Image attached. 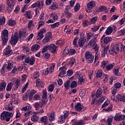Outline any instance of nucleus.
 Returning <instances> with one entry per match:
<instances>
[{"mask_svg": "<svg viewBox=\"0 0 125 125\" xmlns=\"http://www.w3.org/2000/svg\"><path fill=\"white\" fill-rule=\"evenodd\" d=\"M8 30L4 29L1 32L2 45H5L8 42Z\"/></svg>", "mask_w": 125, "mask_h": 125, "instance_id": "obj_1", "label": "nucleus"}, {"mask_svg": "<svg viewBox=\"0 0 125 125\" xmlns=\"http://www.w3.org/2000/svg\"><path fill=\"white\" fill-rule=\"evenodd\" d=\"M96 42H97V39L96 38H93L89 42L88 45L89 46H91V47H94L95 51L97 52L99 48L97 46Z\"/></svg>", "mask_w": 125, "mask_h": 125, "instance_id": "obj_2", "label": "nucleus"}, {"mask_svg": "<svg viewBox=\"0 0 125 125\" xmlns=\"http://www.w3.org/2000/svg\"><path fill=\"white\" fill-rule=\"evenodd\" d=\"M85 58L87 63H92L94 60V57L92 56V54L89 51H86L85 53Z\"/></svg>", "mask_w": 125, "mask_h": 125, "instance_id": "obj_3", "label": "nucleus"}, {"mask_svg": "<svg viewBox=\"0 0 125 125\" xmlns=\"http://www.w3.org/2000/svg\"><path fill=\"white\" fill-rule=\"evenodd\" d=\"M18 41H19V38H18L17 33H15L14 36H12L10 42L13 46H14V45L17 43Z\"/></svg>", "mask_w": 125, "mask_h": 125, "instance_id": "obj_4", "label": "nucleus"}, {"mask_svg": "<svg viewBox=\"0 0 125 125\" xmlns=\"http://www.w3.org/2000/svg\"><path fill=\"white\" fill-rule=\"evenodd\" d=\"M111 47L113 49L115 53H118L119 51L123 50V45L121 44H115L112 45Z\"/></svg>", "mask_w": 125, "mask_h": 125, "instance_id": "obj_5", "label": "nucleus"}, {"mask_svg": "<svg viewBox=\"0 0 125 125\" xmlns=\"http://www.w3.org/2000/svg\"><path fill=\"white\" fill-rule=\"evenodd\" d=\"M7 117H13V114L12 112H8V111H3L0 115L1 120H4Z\"/></svg>", "mask_w": 125, "mask_h": 125, "instance_id": "obj_6", "label": "nucleus"}, {"mask_svg": "<svg viewBox=\"0 0 125 125\" xmlns=\"http://www.w3.org/2000/svg\"><path fill=\"white\" fill-rule=\"evenodd\" d=\"M44 33H46V30L45 29V28H43L40 30L37 37V39L38 40V41H41V40H42V39L43 38Z\"/></svg>", "mask_w": 125, "mask_h": 125, "instance_id": "obj_7", "label": "nucleus"}, {"mask_svg": "<svg viewBox=\"0 0 125 125\" xmlns=\"http://www.w3.org/2000/svg\"><path fill=\"white\" fill-rule=\"evenodd\" d=\"M25 62L27 64H30V65H34L35 64V59L34 57H26L25 59Z\"/></svg>", "mask_w": 125, "mask_h": 125, "instance_id": "obj_8", "label": "nucleus"}, {"mask_svg": "<svg viewBox=\"0 0 125 125\" xmlns=\"http://www.w3.org/2000/svg\"><path fill=\"white\" fill-rule=\"evenodd\" d=\"M62 115H61L60 119L62 121V123L65 122V120L68 118V116L70 115V112L68 111H64Z\"/></svg>", "mask_w": 125, "mask_h": 125, "instance_id": "obj_9", "label": "nucleus"}, {"mask_svg": "<svg viewBox=\"0 0 125 125\" xmlns=\"http://www.w3.org/2000/svg\"><path fill=\"white\" fill-rule=\"evenodd\" d=\"M7 4H8V10L12 11L14 7V2L13 0H7Z\"/></svg>", "mask_w": 125, "mask_h": 125, "instance_id": "obj_10", "label": "nucleus"}, {"mask_svg": "<svg viewBox=\"0 0 125 125\" xmlns=\"http://www.w3.org/2000/svg\"><path fill=\"white\" fill-rule=\"evenodd\" d=\"M64 52L69 55H72L76 53V50L75 49H68V48H65L64 50Z\"/></svg>", "mask_w": 125, "mask_h": 125, "instance_id": "obj_11", "label": "nucleus"}, {"mask_svg": "<svg viewBox=\"0 0 125 125\" xmlns=\"http://www.w3.org/2000/svg\"><path fill=\"white\" fill-rule=\"evenodd\" d=\"M114 120L117 122H120V121H124L125 120V115L123 114H116L114 117Z\"/></svg>", "mask_w": 125, "mask_h": 125, "instance_id": "obj_12", "label": "nucleus"}, {"mask_svg": "<svg viewBox=\"0 0 125 125\" xmlns=\"http://www.w3.org/2000/svg\"><path fill=\"white\" fill-rule=\"evenodd\" d=\"M48 49L52 52V53H55L56 51V46L54 44L48 45Z\"/></svg>", "mask_w": 125, "mask_h": 125, "instance_id": "obj_13", "label": "nucleus"}, {"mask_svg": "<svg viewBox=\"0 0 125 125\" xmlns=\"http://www.w3.org/2000/svg\"><path fill=\"white\" fill-rule=\"evenodd\" d=\"M75 111L81 112L83 109V105H82L80 103H78L74 106Z\"/></svg>", "mask_w": 125, "mask_h": 125, "instance_id": "obj_14", "label": "nucleus"}, {"mask_svg": "<svg viewBox=\"0 0 125 125\" xmlns=\"http://www.w3.org/2000/svg\"><path fill=\"white\" fill-rule=\"evenodd\" d=\"M116 98L118 101L125 102V96H124V95L118 94Z\"/></svg>", "mask_w": 125, "mask_h": 125, "instance_id": "obj_15", "label": "nucleus"}, {"mask_svg": "<svg viewBox=\"0 0 125 125\" xmlns=\"http://www.w3.org/2000/svg\"><path fill=\"white\" fill-rule=\"evenodd\" d=\"M96 76L97 78H101V79H103L104 78V74L102 72V70L99 69L96 73Z\"/></svg>", "mask_w": 125, "mask_h": 125, "instance_id": "obj_16", "label": "nucleus"}, {"mask_svg": "<svg viewBox=\"0 0 125 125\" xmlns=\"http://www.w3.org/2000/svg\"><path fill=\"white\" fill-rule=\"evenodd\" d=\"M95 6V2L94 1H91L88 4H87V7L90 10V9H92L93 7Z\"/></svg>", "mask_w": 125, "mask_h": 125, "instance_id": "obj_17", "label": "nucleus"}, {"mask_svg": "<svg viewBox=\"0 0 125 125\" xmlns=\"http://www.w3.org/2000/svg\"><path fill=\"white\" fill-rule=\"evenodd\" d=\"M40 46L38 44H34L31 46V51H37L38 49H40Z\"/></svg>", "mask_w": 125, "mask_h": 125, "instance_id": "obj_18", "label": "nucleus"}, {"mask_svg": "<svg viewBox=\"0 0 125 125\" xmlns=\"http://www.w3.org/2000/svg\"><path fill=\"white\" fill-rule=\"evenodd\" d=\"M106 9V6H101V7H100L99 9H97V10H96L95 13L96 14H98L99 12H102V11H105Z\"/></svg>", "mask_w": 125, "mask_h": 125, "instance_id": "obj_19", "label": "nucleus"}, {"mask_svg": "<svg viewBox=\"0 0 125 125\" xmlns=\"http://www.w3.org/2000/svg\"><path fill=\"white\" fill-rule=\"evenodd\" d=\"M37 93V91L36 90H32L31 91L30 93L29 94V97L28 98L29 100H33V96H34V95Z\"/></svg>", "mask_w": 125, "mask_h": 125, "instance_id": "obj_20", "label": "nucleus"}, {"mask_svg": "<svg viewBox=\"0 0 125 125\" xmlns=\"http://www.w3.org/2000/svg\"><path fill=\"white\" fill-rule=\"evenodd\" d=\"M49 120L50 122H52L55 120V112H52L49 116Z\"/></svg>", "mask_w": 125, "mask_h": 125, "instance_id": "obj_21", "label": "nucleus"}, {"mask_svg": "<svg viewBox=\"0 0 125 125\" xmlns=\"http://www.w3.org/2000/svg\"><path fill=\"white\" fill-rule=\"evenodd\" d=\"M13 104V100H11L10 101V104H9V105L7 107L8 111H12V110H13V108H14V107H13V105H12Z\"/></svg>", "mask_w": 125, "mask_h": 125, "instance_id": "obj_22", "label": "nucleus"}, {"mask_svg": "<svg viewBox=\"0 0 125 125\" xmlns=\"http://www.w3.org/2000/svg\"><path fill=\"white\" fill-rule=\"evenodd\" d=\"M84 42H85V41H84V38H80L79 39L78 41V43L80 47H82V46H83V44H84Z\"/></svg>", "mask_w": 125, "mask_h": 125, "instance_id": "obj_23", "label": "nucleus"}, {"mask_svg": "<svg viewBox=\"0 0 125 125\" xmlns=\"http://www.w3.org/2000/svg\"><path fill=\"white\" fill-rule=\"evenodd\" d=\"M25 15H26V17H27V18L28 19H32V18H33V15H32V12L30 10L26 11Z\"/></svg>", "mask_w": 125, "mask_h": 125, "instance_id": "obj_24", "label": "nucleus"}, {"mask_svg": "<svg viewBox=\"0 0 125 125\" xmlns=\"http://www.w3.org/2000/svg\"><path fill=\"white\" fill-rule=\"evenodd\" d=\"M77 77H78V78L79 79V82H80V84H82V83H84L85 81L84 79L83 78V76H82L81 75L79 76V74L77 73L76 74Z\"/></svg>", "mask_w": 125, "mask_h": 125, "instance_id": "obj_25", "label": "nucleus"}, {"mask_svg": "<svg viewBox=\"0 0 125 125\" xmlns=\"http://www.w3.org/2000/svg\"><path fill=\"white\" fill-rule=\"evenodd\" d=\"M70 83L71 82L69 80L64 83V87L66 90H68L70 88Z\"/></svg>", "mask_w": 125, "mask_h": 125, "instance_id": "obj_26", "label": "nucleus"}, {"mask_svg": "<svg viewBox=\"0 0 125 125\" xmlns=\"http://www.w3.org/2000/svg\"><path fill=\"white\" fill-rule=\"evenodd\" d=\"M102 95V90L101 89H99L97 90L96 92V94H95L96 97L98 98V97H101Z\"/></svg>", "mask_w": 125, "mask_h": 125, "instance_id": "obj_27", "label": "nucleus"}, {"mask_svg": "<svg viewBox=\"0 0 125 125\" xmlns=\"http://www.w3.org/2000/svg\"><path fill=\"white\" fill-rule=\"evenodd\" d=\"M104 43H109L110 42H112V38L110 37H106L104 39Z\"/></svg>", "mask_w": 125, "mask_h": 125, "instance_id": "obj_28", "label": "nucleus"}, {"mask_svg": "<svg viewBox=\"0 0 125 125\" xmlns=\"http://www.w3.org/2000/svg\"><path fill=\"white\" fill-rule=\"evenodd\" d=\"M14 84H15V87L17 89V88H18V87H19V86H20V85L21 84V83H20V79H17L15 81Z\"/></svg>", "mask_w": 125, "mask_h": 125, "instance_id": "obj_29", "label": "nucleus"}, {"mask_svg": "<svg viewBox=\"0 0 125 125\" xmlns=\"http://www.w3.org/2000/svg\"><path fill=\"white\" fill-rule=\"evenodd\" d=\"M26 33H27L26 30L20 31L19 33L20 35V38L21 39V37H26L27 36V34H26Z\"/></svg>", "mask_w": 125, "mask_h": 125, "instance_id": "obj_30", "label": "nucleus"}, {"mask_svg": "<svg viewBox=\"0 0 125 125\" xmlns=\"http://www.w3.org/2000/svg\"><path fill=\"white\" fill-rule=\"evenodd\" d=\"M13 52H12V50H10L9 49H6L5 50L4 54L5 55H8L9 56L10 55H11Z\"/></svg>", "mask_w": 125, "mask_h": 125, "instance_id": "obj_31", "label": "nucleus"}, {"mask_svg": "<svg viewBox=\"0 0 125 125\" xmlns=\"http://www.w3.org/2000/svg\"><path fill=\"white\" fill-rule=\"evenodd\" d=\"M6 86V83L4 82L2 83H0V91H2L5 87Z\"/></svg>", "mask_w": 125, "mask_h": 125, "instance_id": "obj_32", "label": "nucleus"}, {"mask_svg": "<svg viewBox=\"0 0 125 125\" xmlns=\"http://www.w3.org/2000/svg\"><path fill=\"white\" fill-rule=\"evenodd\" d=\"M13 86V83H12V82H10L7 85L6 90H7V91H10V90H11Z\"/></svg>", "mask_w": 125, "mask_h": 125, "instance_id": "obj_33", "label": "nucleus"}, {"mask_svg": "<svg viewBox=\"0 0 125 125\" xmlns=\"http://www.w3.org/2000/svg\"><path fill=\"white\" fill-rule=\"evenodd\" d=\"M47 103L46 100H42V102H39V105L41 107V108H42V107H43V106H44V105H45V104H46V103Z\"/></svg>", "mask_w": 125, "mask_h": 125, "instance_id": "obj_34", "label": "nucleus"}, {"mask_svg": "<svg viewBox=\"0 0 125 125\" xmlns=\"http://www.w3.org/2000/svg\"><path fill=\"white\" fill-rule=\"evenodd\" d=\"M40 120V117L37 115H32L31 116V121L32 122H38V120Z\"/></svg>", "mask_w": 125, "mask_h": 125, "instance_id": "obj_35", "label": "nucleus"}, {"mask_svg": "<svg viewBox=\"0 0 125 125\" xmlns=\"http://www.w3.org/2000/svg\"><path fill=\"white\" fill-rule=\"evenodd\" d=\"M42 100H46L47 102L48 101L47 100V92L46 91H43V94H42Z\"/></svg>", "mask_w": 125, "mask_h": 125, "instance_id": "obj_36", "label": "nucleus"}, {"mask_svg": "<svg viewBox=\"0 0 125 125\" xmlns=\"http://www.w3.org/2000/svg\"><path fill=\"white\" fill-rule=\"evenodd\" d=\"M80 8H81V5H80V3H77L74 7L75 12H78V11L80 10Z\"/></svg>", "mask_w": 125, "mask_h": 125, "instance_id": "obj_37", "label": "nucleus"}, {"mask_svg": "<svg viewBox=\"0 0 125 125\" xmlns=\"http://www.w3.org/2000/svg\"><path fill=\"white\" fill-rule=\"evenodd\" d=\"M41 122H42L44 124V125H46V123H47V116H43L41 119Z\"/></svg>", "mask_w": 125, "mask_h": 125, "instance_id": "obj_38", "label": "nucleus"}, {"mask_svg": "<svg viewBox=\"0 0 125 125\" xmlns=\"http://www.w3.org/2000/svg\"><path fill=\"white\" fill-rule=\"evenodd\" d=\"M112 68H114V65L113 64H108L105 66V70L106 71H110V70H112Z\"/></svg>", "mask_w": 125, "mask_h": 125, "instance_id": "obj_39", "label": "nucleus"}, {"mask_svg": "<svg viewBox=\"0 0 125 125\" xmlns=\"http://www.w3.org/2000/svg\"><path fill=\"white\" fill-rule=\"evenodd\" d=\"M6 67V69H7L8 71H11V70L14 67V65L13 64H12L11 62H10L8 63V65Z\"/></svg>", "mask_w": 125, "mask_h": 125, "instance_id": "obj_40", "label": "nucleus"}, {"mask_svg": "<svg viewBox=\"0 0 125 125\" xmlns=\"http://www.w3.org/2000/svg\"><path fill=\"white\" fill-rule=\"evenodd\" d=\"M113 32V28L112 27H108L106 31V35H110V34H112Z\"/></svg>", "mask_w": 125, "mask_h": 125, "instance_id": "obj_41", "label": "nucleus"}, {"mask_svg": "<svg viewBox=\"0 0 125 125\" xmlns=\"http://www.w3.org/2000/svg\"><path fill=\"white\" fill-rule=\"evenodd\" d=\"M15 25H16V21H15L10 20L9 21V25L11 27H14Z\"/></svg>", "mask_w": 125, "mask_h": 125, "instance_id": "obj_42", "label": "nucleus"}, {"mask_svg": "<svg viewBox=\"0 0 125 125\" xmlns=\"http://www.w3.org/2000/svg\"><path fill=\"white\" fill-rule=\"evenodd\" d=\"M88 25H90V22L87 20H85L83 22V27H87Z\"/></svg>", "mask_w": 125, "mask_h": 125, "instance_id": "obj_43", "label": "nucleus"}, {"mask_svg": "<svg viewBox=\"0 0 125 125\" xmlns=\"http://www.w3.org/2000/svg\"><path fill=\"white\" fill-rule=\"evenodd\" d=\"M77 86H78V84L76 81H73L70 84V87L71 88H75V87H77Z\"/></svg>", "mask_w": 125, "mask_h": 125, "instance_id": "obj_44", "label": "nucleus"}, {"mask_svg": "<svg viewBox=\"0 0 125 125\" xmlns=\"http://www.w3.org/2000/svg\"><path fill=\"white\" fill-rule=\"evenodd\" d=\"M37 2H38L37 7H38L40 9H42V6H43V2L42 1H37Z\"/></svg>", "mask_w": 125, "mask_h": 125, "instance_id": "obj_45", "label": "nucleus"}, {"mask_svg": "<svg viewBox=\"0 0 125 125\" xmlns=\"http://www.w3.org/2000/svg\"><path fill=\"white\" fill-rule=\"evenodd\" d=\"M109 47H110V46H106V48H105L103 51H102V53H103V54L104 55H105V54H106V53H108V50L109 49Z\"/></svg>", "mask_w": 125, "mask_h": 125, "instance_id": "obj_46", "label": "nucleus"}, {"mask_svg": "<svg viewBox=\"0 0 125 125\" xmlns=\"http://www.w3.org/2000/svg\"><path fill=\"white\" fill-rule=\"evenodd\" d=\"M58 7V5H57L56 2H54L51 6V9H57Z\"/></svg>", "mask_w": 125, "mask_h": 125, "instance_id": "obj_47", "label": "nucleus"}, {"mask_svg": "<svg viewBox=\"0 0 125 125\" xmlns=\"http://www.w3.org/2000/svg\"><path fill=\"white\" fill-rule=\"evenodd\" d=\"M28 25V28H31V27H34L35 26V25L34 24V21L32 20L29 21Z\"/></svg>", "mask_w": 125, "mask_h": 125, "instance_id": "obj_48", "label": "nucleus"}, {"mask_svg": "<svg viewBox=\"0 0 125 125\" xmlns=\"http://www.w3.org/2000/svg\"><path fill=\"white\" fill-rule=\"evenodd\" d=\"M6 66H7L6 64L3 65V67L1 69V74H2V75H3V74L5 73V68H6Z\"/></svg>", "mask_w": 125, "mask_h": 125, "instance_id": "obj_49", "label": "nucleus"}, {"mask_svg": "<svg viewBox=\"0 0 125 125\" xmlns=\"http://www.w3.org/2000/svg\"><path fill=\"white\" fill-rule=\"evenodd\" d=\"M48 49V45H46L42 49V54L44 53V52H46V51H47Z\"/></svg>", "mask_w": 125, "mask_h": 125, "instance_id": "obj_50", "label": "nucleus"}, {"mask_svg": "<svg viewBox=\"0 0 125 125\" xmlns=\"http://www.w3.org/2000/svg\"><path fill=\"white\" fill-rule=\"evenodd\" d=\"M32 109V107L30 106H26L24 107H22L21 108V111H28V110H31Z\"/></svg>", "mask_w": 125, "mask_h": 125, "instance_id": "obj_51", "label": "nucleus"}, {"mask_svg": "<svg viewBox=\"0 0 125 125\" xmlns=\"http://www.w3.org/2000/svg\"><path fill=\"white\" fill-rule=\"evenodd\" d=\"M5 23V18L2 17L0 18V25H3Z\"/></svg>", "mask_w": 125, "mask_h": 125, "instance_id": "obj_52", "label": "nucleus"}, {"mask_svg": "<svg viewBox=\"0 0 125 125\" xmlns=\"http://www.w3.org/2000/svg\"><path fill=\"white\" fill-rule=\"evenodd\" d=\"M114 87L115 88H121L122 87V84L120 83L117 82L115 84Z\"/></svg>", "mask_w": 125, "mask_h": 125, "instance_id": "obj_53", "label": "nucleus"}, {"mask_svg": "<svg viewBox=\"0 0 125 125\" xmlns=\"http://www.w3.org/2000/svg\"><path fill=\"white\" fill-rule=\"evenodd\" d=\"M34 100H40L41 99V96L39 94H35L33 97Z\"/></svg>", "mask_w": 125, "mask_h": 125, "instance_id": "obj_54", "label": "nucleus"}, {"mask_svg": "<svg viewBox=\"0 0 125 125\" xmlns=\"http://www.w3.org/2000/svg\"><path fill=\"white\" fill-rule=\"evenodd\" d=\"M114 52H115V51L111 46L110 49V50L108 49L107 53H109V54H111V55H113V54H114Z\"/></svg>", "mask_w": 125, "mask_h": 125, "instance_id": "obj_55", "label": "nucleus"}, {"mask_svg": "<svg viewBox=\"0 0 125 125\" xmlns=\"http://www.w3.org/2000/svg\"><path fill=\"white\" fill-rule=\"evenodd\" d=\"M51 15L53 20H57L58 19V16H57V15H56V14L52 13L51 14Z\"/></svg>", "mask_w": 125, "mask_h": 125, "instance_id": "obj_56", "label": "nucleus"}, {"mask_svg": "<svg viewBox=\"0 0 125 125\" xmlns=\"http://www.w3.org/2000/svg\"><path fill=\"white\" fill-rule=\"evenodd\" d=\"M84 125V121L83 120H80L79 122L76 123L74 125Z\"/></svg>", "mask_w": 125, "mask_h": 125, "instance_id": "obj_57", "label": "nucleus"}, {"mask_svg": "<svg viewBox=\"0 0 125 125\" xmlns=\"http://www.w3.org/2000/svg\"><path fill=\"white\" fill-rule=\"evenodd\" d=\"M108 64V62L107 61H103L102 62L101 66L102 67H103V68H105V66Z\"/></svg>", "mask_w": 125, "mask_h": 125, "instance_id": "obj_58", "label": "nucleus"}, {"mask_svg": "<svg viewBox=\"0 0 125 125\" xmlns=\"http://www.w3.org/2000/svg\"><path fill=\"white\" fill-rule=\"evenodd\" d=\"M49 41H50V39L45 36V38L42 40V42L43 43H46V42H48Z\"/></svg>", "mask_w": 125, "mask_h": 125, "instance_id": "obj_59", "label": "nucleus"}, {"mask_svg": "<svg viewBox=\"0 0 125 125\" xmlns=\"http://www.w3.org/2000/svg\"><path fill=\"white\" fill-rule=\"evenodd\" d=\"M45 37L48 38V39L51 40V37H52V34L50 32H48L46 34Z\"/></svg>", "mask_w": 125, "mask_h": 125, "instance_id": "obj_60", "label": "nucleus"}, {"mask_svg": "<svg viewBox=\"0 0 125 125\" xmlns=\"http://www.w3.org/2000/svg\"><path fill=\"white\" fill-rule=\"evenodd\" d=\"M65 74H66V70H62L59 74V75H58V77H60V78H62V76H63V75H65Z\"/></svg>", "mask_w": 125, "mask_h": 125, "instance_id": "obj_61", "label": "nucleus"}, {"mask_svg": "<svg viewBox=\"0 0 125 125\" xmlns=\"http://www.w3.org/2000/svg\"><path fill=\"white\" fill-rule=\"evenodd\" d=\"M51 26V28H52L53 29H54V28H57V27H58V26H59V22H56L53 24H52Z\"/></svg>", "mask_w": 125, "mask_h": 125, "instance_id": "obj_62", "label": "nucleus"}, {"mask_svg": "<svg viewBox=\"0 0 125 125\" xmlns=\"http://www.w3.org/2000/svg\"><path fill=\"white\" fill-rule=\"evenodd\" d=\"M48 89L49 91H53V90L54 89V84H51L50 85Z\"/></svg>", "mask_w": 125, "mask_h": 125, "instance_id": "obj_63", "label": "nucleus"}, {"mask_svg": "<svg viewBox=\"0 0 125 125\" xmlns=\"http://www.w3.org/2000/svg\"><path fill=\"white\" fill-rule=\"evenodd\" d=\"M114 72L116 76H118V77H120V76H121V74L119 73V69H114Z\"/></svg>", "mask_w": 125, "mask_h": 125, "instance_id": "obj_64", "label": "nucleus"}]
</instances>
